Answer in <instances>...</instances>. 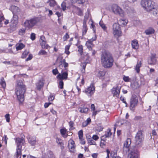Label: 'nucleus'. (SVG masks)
I'll return each mask as SVG.
<instances>
[{
  "mask_svg": "<svg viewBox=\"0 0 158 158\" xmlns=\"http://www.w3.org/2000/svg\"><path fill=\"white\" fill-rule=\"evenodd\" d=\"M100 60L102 65L105 68H111L114 60L111 54L109 52L104 51L101 55Z\"/></svg>",
  "mask_w": 158,
  "mask_h": 158,
  "instance_id": "nucleus-1",
  "label": "nucleus"
},
{
  "mask_svg": "<svg viewBox=\"0 0 158 158\" xmlns=\"http://www.w3.org/2000/svg\"><path fill=\"white\" fill-rule=\"evenodd\" d=\"M26 88L25 85L23 84L22 80L17 81V84L15 89V93L18 100L20 102L24 100V94L25 92Z\"/></svg>",
  "mask_w": 158,
  "mask_h": 158,
  "instance_id": "nucleus-2",
  "label": "nucleus"
},
{
  "mask_svg": "<svg viewBox=\"0 0 158 158\" xmlns=\"http://www.w3.org/2000/svg\"><path fill=\"white\" fill-rule=\"evenodd\" d=\"M141 4L144 9L148 12L152 11L154 6V2L151 0H142Z\"/></svg>",
  "mask_w": 158,
  "mask_h": 158,
  "instance_id": "nucleus-3",
  "label": "nucleus"
},
{
  "mask_svg": "<svg viewBox=\"0 0 158 158\" xmlns=\"http://www.w3.org/2000/svg\"><path fill=\"white\" fill-rule=\"evenodd\" d=\"M15 142L17 144V156L18 157L19 156H21L22 146L25 142V140L23 138H18L15 139Z\"/></svg>",
  "mask_w": 158,
  "mask_h": 158,
  "instance_id": "nucleus-4",
  "label": "nucleus"
},
{
  "mask_svg": "<svg viewBox=\"0 0 158 158\" xmlns=\"http://www.w3.org/2000/svg\"><path fill=\"white\" fill-rule=\"evenodd\" d=\"M39 21V19L37 18H31L30 19L27 20L25 22L24 26L28 28H31L36 25Z\"/></svg>",
  "mask_w": 158,
  "mask_h": 158,
  "instance_id": "nucleus-5",
  "label": "nucleus"
},
{
  "mask_svg": "<svg viewBox=\"0 0 158 158\" xmlns=\"http://www.w3.org/2000/svg\"><path fill=\"white\" fill-rule=\"evenodd\" d=\"M112 11L116 15H118L121 17L124 16L123 10L116 4H113L111 7Z\"/></svg>",
  "mask_w": 158,
  "mask_h": 158,
  "instance_id": "nucleus-6",
  "label": "nucleus"
},
{
  "mask_svg": "<svg viewBox=\"0 0 158 158\" xmlns=\"http://www.w3.org/2000/svg\"><path fill=\"white\" fill-rule=\"evenodd\" d=\"M143 139L142 131H139L137 133L135 138V143L136 145H141Z\"/></svg>",
  "mask_w": 158,
  "mask_h": 158,
  "instance_id": "nucleus-7",
  "label": "nucleus"
},
{
  "mask_svg": "<svg viewBox=\"0 0 158 158\" xmlns=\"http://www.w3.org/2000/svg\"><path fill=\"white\" fill-rule=\"evenodd\" d=\"M113 33L116 37H118L121 35L122 32L120 27L119 25L115 23L113 25Z\"/></svg>",
  "mask_w": 158,
  "mask_h": 158,
  "instance_id": "nucleus-8",
  "label": "nucleus"
},
{
  "mask_svg": "<svg viewBox=\"0 0 158 158\" xmlns=\"http://www.w3.org/2000/svg\"><path fill=\"white\" fill-rule=\"evenodd\" d=\"M138 102V98L135 95H133L130 99V107L131 109L137 106Z\"/></svg>",
  "mask_w": 158,
  "mask_h": 158,
  "instance_id": "nucleus-9",
  "label": "nucleus"
},
{
  "mask_svg": "<svg viewBox=\"0 0 158 158\" xmlns=\"http://www.w3.org/2000/svg\"><path fill=\"white\" fill-rule=\"evenodd\" d=\"M121 89V86H117L116 87H114L111 90L112 94L114 97H118Z\"/></svg>",
  "mask_w": 158,
  "mask_h": 158,
  "instance_id": "nucleus-10",
  "label": "nucleus"
},
{
  "mask_svg": "<svg viewBox=\"0 0 158 158\" xmlns=\"http://www.w3.org/2000/svg\"><path fill=\"white\" fill-rule=\"evenodd\" d=\"M88 19V16H85L83 20V26L82 30V35H84L86 33L88 28L86 25V23Z\"/></svg>",
  "mask_w": 158,
  "mask_h": 158,
  "instance_id": "nucleus-11",
  "label": "nucleus"
},
{
  "mask_svg": "<svg viewBox=\"0 0 158 158\" xmlns=\"http://www.w3.org/2000/svg\"><path fill=\"white\" fill-rule=\"evenodd\" d=\"M131 143V139L130 138L127 139L124 144L123 151L127 152L129 151V147Z\"/></svg>",
  "mask_w": 158,
  "mask_h": 158,
  "instance_id": "nucleus-12",
  "label": "nucleus"
},
{
  "mask_svg": "<svg viewBox=\"0 0 158 158\" xmlns=\"http://www.w3.org/2000/svg\"><path fill=\"white\" fill-rule=\"evenodd\" d=\"M96 37L92 38V39L89 40L86 43L85 45L89 51L92 50V47L94 46L92 42L96 40Z\"/></svg>",
  "mask_w": 158,
  "mask_h": 158,
  "instance_id": "nucleus-13",
  "label": "nucleus"
},
{
  "mask_svg": "<svg viewBox=\"0 0 158 158\" xmlns=\"http://www.w3.org/2000/svg\"><path fill=\"white\" fill-rule=\"evenodd\" d=\"M27 139L29 143L32 146L35 145L37 142L36 137L35 136L29 135L27 138Z\"/></svg>",
  "mask_w": 158,
  "mask_h": 158,
  "instance_id": "nucleus-14",
  "label": "nucleus"
},
{
  "mask_svg": "<svg viewBox=\"0 0 158 158\" xmlns=\"http://www.w3.org/2000/svg\"><path fill=\"white\" fill-rule=\"evenodd\" d=\"M156 54H152L149 59L148 60V64L151 65L155 64L156 61Z\"/></svg>",
  "mask_w": 158,
  "mask_h": 158,
  "instance_id": "nucleus-15",
  "label": "nucleus"
},
{
  "mask_svg": "<svg viewBox=\"0 0 158 158\" xmlns=\"http://www.w3.org/2000/svg\"><path fill=\"white\" fill-rule=\"evenodd\" d=\"M68 147L71 152H74L75 149V143L72 139H70L69 142Z\"/></svg>",
  "mask_w": 158,
  "mask_h": 158,
  "instance_id": "nucleus-16",
  "label": "nucleus"
},
{
  "mask_svg": "<svg viewBox=\"0 0 158 158\" xmlns=\"http://www.w3.org/2000/svg\"><path fill=\"white\" fill-rule=\"evenodd\" d=\"M139 152L137 151H132L128 156V158H138Z\"/></svg>",
  "mask_w": 158,
  "mask_h": 158,
  "instance_id": "nucleus-17",
  "label": "nucleus"
},
{
  "mask_svg": "<svg viewBox=\"0 0 158 158\" xmlns=\"http://www.w3.org/2000/svg\"><path fill=\"white\" fill-rule=\"evenodd\" d=\"M111 131L110 129H108L105 132V134L101 137V140L104 141L105 140L106 138L110 137L112 135V133L111 132Z\"/></svg>",
  "mask_w": 158,
  "mask_h": 158,
  "instance_id": "nucleus-18",
  "label": "nucleus"
},
{
  "mask_svg": "<svg viewBox=\"0 0 158 158\" xmlns=\"http://www.w3.org/2000/svg\"><path fill=\"white\" fill-rule=\"evenodd\" d=\"M95 88L93 84H91L90 86L85 90L86 93L93 94L94 92Z\"/></svg>",
  "mask_w": 158,
  "mask_h": 158,
  "instance_id": "nucleus-19",
  "label": "nucleus"
},
{
  "mask_svg": "<svg viewBox=\"0 0 158 158\" xmlns=\"http://www.w3.org/2000/svg\"><path fill=\"white\" fill-rule=\"evenodd\" d=\"M68 73L67 72H64L61 74L59 73L57 76V78L60 80L66 79L68 77Z\"/></svg>",
  "mask_w": 158,
  "mask_h": 158,
  "instance_id": "nucleus-20",
  "label": "nucleus"
},
{
  "mask_svg": "<svg viewBox=\"0 0 158 158\" xmlns=\"http://www.w3.org/2000/svg\"><path fill=\"white\" fill-rule=\"evenodd\" d=\"M85 58L86 60L85 62H84L83 63L82 62L81 64V66L82 67L83 69L84 70L85 69L86 64L89 62L88 60L89 58V57L88 54H87L85 57Z\"/></svg>",
  "mask_w": 158,
  "mask_h": 158,
  "instance_id": "nucleus-21",
  "label": "nucleus"
},
{
  "mask_svg": "<svg viewBox=\"0 0 158 158\" xmlns=\"http://www.w3.org/2000/svg\"><path fill=\"white\" fill-rule=\"evenodd\" d=\"M73 11L76 14L80 16H82L83 15L82 10L80 8L76 6L74 7Z\"/></svg>",
  "mask_w": 158,
  "mask_h": 158,
  "instance_id": "nucleus-22",
  "label": "nucleus"
},
{
  "mask_svg": "<svg viewBox=\"0 0 158 158\" xmlns=\"http://www.w3.org/2000/svg\"><path fill=\"white\" fill-rule=\"evenodd\" d=\"M155 31L153 28L149 27L145 30L144 33L147 35H150L154 34Z\"/></svg>",
  "mask_w": 158,
  "mask_h": 158,
  "instance_id": "nucleus-23",
  "label": "nucleus"
},
{
  "mask_svg": "<svg viewBox=\"0 0 158 158\" xmlns=\"http://www.w3.org/2000/svg\"><path fill=\"white\" fill-rule=\"evenodd\" d=\"M44 83L41 80H39L36 84V88L39 90H40L43 87Z\"/></svg>",
  "mask_w": 158,
  "mask_h": 158,
  "instance_id": "nucleus-24",
  "label": "nucleus"
},
{
  "mask_svg": "<svg viewBox=\"0 0 158 158\" xmlns=\"http://www.w3.org/2000/svg\"><path fill=\"white\" fill-rule=\"evenodd\" d=\"M131 45L133 49H136L139 48V44L137 40H134L131 41Z\"/></svg>",
  "mask_w": 158,
  "mask_h": 158,
  "instance_id": "nucleus-25",
  "label": "nucleus"
},
{
  "mask_svg": "<svg viewBox=\"0 0 158 158\" xmlns=\"http://www.w3.org/2000/svg\"><path fill=\"white\" fill-rule=\"evenodd\" d=\"M67 130L65 128L61 129L60 130L61 134L64 138H66L68 136V134L67 133Z\"/></svg>",
  "mask_w": 158,
  "mask_h": 158,
  "instance_id": "nucleus-26",
  "label": "nucleus"
},
{
  "mask_svg": "<svg viewBox=\"0 0 158 158\" xmlns=\"http://www.w3.org/2000/svg\"><path fill=\"white\" fill-rule=\"evenodd\" d=\"M142 63L141 61H138L137 64L135 67V70L136 71V72L139 73L140 72V68L141 66Z\"/></svg>",
  "mask_w": 158,
  "mask_h": 158,
  "instance_id": "nucleus-27",
  "label": "nucleus"
},
{
  "mask_svg": "<svg viewBox=\"0 0 158 158\" xmlns=\"http://www.w3.org/2000/svg\"><path fill=\"white\" fill-rule=\"evenodd\" d=\"M16 49L17 51L21 50L25 47V45L22 43H18L16 45Z\"/></svg>",
  "mask_w": 158,
  "mask_h": 158,
  "instance_id": "nucleus-28",
  "label": "nucleus"
},
{
  "mask_svg": "<svg viewBox=\"0 0 158 158\" xmlns=\"http://www.w3.org/2000/svg\"><path fill=\"white\" fill-rule=\"evenodd\" d=\"M78 110L81 113L86 114L87 113L89 109L87 107H79L78 109Z\"/></svg>",
  "mask_w": 158,
  "mask_h": 158,
  "instance_id": "nucleus-29",
  "label": "nucleus"
},
{
  "mask_svg": "<svg viewBox=\"0 0 158 158\" xmlns=\"http://www.w3.org/2000/svg\"><path fill=\"white\" fill-rule=\"evenodd\" d=\"M63 64L65 68H66L68 66V64L66 62L65 60L64 59H63L62 61H60L59 67H60L61 66H62Z\"/></svg>",
  "mask_w": 158,
  "mask_h": 158,
  "instance_id": "nucleus-30",
  "label": "nucleus"
},
{
  "mask_svg": "<svg viewBox=\"0 0 158 158\" xmlns=\"http://www.w3.org/2000/svg\"><path fill=\"white\" fill-rule=\"evenodd\" d=\"M40 44L42 48L47 49L49 47L48 45L46 44V41H41Z\"/></svg>",
  "mask_w": 158,
  "mask_h": 158,
  "instance_id": "nucleus-31",
  "label": "nucleus"
},
{
  "mask_svg": "<svg viewBox=\"0 0 158 158\" xmlns=\"http://www.w3.org/2000/svg\"><path fill=\"white\" fill-rule=\"evenodd\" d=\"M86 0H71V2L73 3H77L78 4H83L85 2Z\"/></svg>",
  "mask_w": 158,
  "mask_h": 158,
  "instance_id": "nucleus-32",
  "label": "nucleus"
},
{
  "mask_svg": "<svg viewBox=\"0 0 158 158\" xmlns=\"http://www.w3.org/2000/svg\"><path fill=\"white\" fill-rule=\"evenodd\" d=\"M13 20H14V23L15 24H16L18 23V15L15 14V12L14 11L13 12Z\"/></svg>",
  "mask_w": 158,
  "mask_h": 158,
  "instance_id": "nucleus-33",
  "label": "nucleus"
},
{
  "mask_svg": "<svg viewBox=\"0 0 158 158\" xmlns=\"http://www.w3.org/2000/svg\"><path fill=\"white\" fill-rule=\"evenodd\" d=\"M0 84L3 88H5L6 86V82L3 77H2L1 79Z\"/></svg>",
  "mask_w": 158,
  "mask_h": 158,
  "instance_id": "nucleus-34",
  "label": "nucleus"
},
{
  "mask_svg": "<svg viewBox=\"0 0 158 158\" xmlns=\"http://www.w3.org/2000/svg\"><path fill=\"white\" fill-rule=\"evenodd\" d=\"M119 23L121 24V25L123 26L126 25L128 23V21L127 20H124L123 19H120L119 20Z\"/></svg>",
  "mask_w": 158,
  "mask_h": 158,
  "instance_id": "nucleus-35",
  "label": "nucleus"
},
{
  "mask_svg": "<svg viewBox=\"0 0 158 158\" xmlns=\"http://www.w3.org/2000/svg\"><path fill=\"white\" fill-rule=\"evenodd\" d=\"M152 14L153 15L156 16H158V8H155L154 6V8L152 9Z\"/></svg>",
  "mask_w": 158,
  "mask_h": 158,
  "instance_id": "nucleus-36",
  "label": "nucleus"
},
{
  "mask_svg": "<svg viewBox=\"0 0 158 158\" xmlns=\"http://www.w3.org/2000/svg\"><path fill=\"white\" fill-rule=\"evenodd\" d=\"M48 53L46 52L45 50L43 49L41 50L38 53L39 55H47Z\"/></svg>",
  "mask_w": 158,
  "mask_h": 158,
  "instance_id": "nucleus-37",
  "label": "nucleus"
},
{
  "mask_svg": "<svg viewBox=\"0 0 158 158\" xmlns=\"http://www.w3.org/2000/svg\"><path fill=\"white\" fill-rule=\"evenodd\" d=\"M29 53V51H28L27 50H25L23 52V53L22 56H21V58H25L28 55V54Z\"/></svg>",
  "mask_w": 158,
  "mask_h": 158,
  "instance_id": "nucleus-38",
  "label": "nucleus"
},
{
  "mask_svg": "<svg viewBox=\"0 0 158 158\" xmlns=\"http://www.w3.org/2000/svg\"><path fill=\"white\" fill-rule=\"evenodd\" d=\"M87 138L88 142L90 145H94L95 144V142L92 139L88 138L87 137Z\"/></svg>",
  "mask_w": 158,
  "mask_h": 158,
  "instance_id": "nucleus-39",
  "label": "nucleus"
},
{
  "mask_svg": "<svg viewBox=\"0 0 158 158\" xmlns=\"http://www.w3.org/2000/svg\"><path fill=\"white\" fill-rule=\"evenodd\" d=\"M99 25L105 31L107 29V27L102 22L100 21L99 22Z\"/></svg>",
  "mask_w": 158,
  "mask_h": 158,
  "instance_id": "nucleus-40",
  "label": "nucleus"
},
{
  "mask_svg": "<svg viewBox=\"0 0 158 158\" xmlns=\"http://www.w3.org/2000/svg\"><path fill=\"white\" fill-rule=\"evenodd\" d=\"M78 51L80 52L81 55H82L83 51V47L82 45L78 46Z\"/></svg>",
  "mask_w": 158,
  "mask_h": 158,
  "instance_id": "nucleus-41",
  "label": "nucleus"
},
{
  "mask_svg": "<svg viewBox=\"0 0 158 158\" xmlns=\"http://www.w3.org/2000/svg\"><path fill=\"white\" fill-rule=\"evenodd\" d=\"M56 4V3L54 0H50L49 1V5L53 7Z\"/></svg>",
  "mask_w": 158,
  "mask_h": 158,
  "instance_id": "nucleus-42",
  "label": "nucleus"
},
{
  "mask_svg": "<svg viewBox=\"0 0 158 158\" xmlns=\"http://www.w3.org/2000/svg\"><path fill=\"white\" fill-rule=\"evenodd\" d=\"M61 6L62 10L63 11L65 10L66 8V2H63L61 4Z\"/></svg>",
  "mask_w": 158,
  "mask_h": 158,
  "instance_id": "nucleus-43",
  "label": "nucleus"
},
{
  "mask_svg": "<svg viewBox=\"0 0 158 158\" xmlns=\"http://www.w3.org/2000/svg\"><path fill=\"white\" fill-rule=\"evenodd\" d=\"M105 75V73L103 71H100L98 74V76L100 78L102 77Z\"/></svg>",
  "mask_w": 158,
  "mask_h": 158,
  "instance_id": "nucleus-44",
  "label": "nucleus"
},
{
  "mask_svg": "<svg viewBox=\"0 0 158 158\" xmlns=\"http://www.w3.org/2000/svg\"><path fill=\"white\" fill-rule=\"evenodd\" d=\"M64 83L62 80H60L59 84V87L61 89H62L63 88Z\"/></svg>",
  "mask_w": 158,
  "mask_h": 158,
  "instance_id": "nucleus-45",
  "label": "nucleus"
},
{
  "mask_svg": "<svg viewBox=\"0 0 158 158\" xmlns=\"http://www.w3.org/2000/svg\"><path fill=\"white\" fill-rule=\"evenodd\" d=\"M79 139H81V137H83V132L82 130H80L78 132Z\"/></svg>",
  "mask_w": 158,
  "mask_h": 158,
  "instance_id": "nucleus-46",
  "label": "nucleus"
},
{
  "mask_svg": "<svg viewBox=\"0 0 158 158\" xmlns=\"http://www.w3.org/2000/svg\"><path fill=\"white\" fill-rule=\"evenodd\" d=\"M25 30L24 29H21L19 31V34L20 35H23L25 32Z\"/></svg>",
  "mask_w": 158,
  "mask_h": 158,
  "instance_id": "nucleus-47",
  "label": "nucleus"
},
{
  "mask_svg": "<svg viewBox=\"0 0 158 158\" xmlns=\"http://www.w3.org/2000/svg\"><path fill=\"white\" fill-rule=\"evenodd\" d=\"M69 35L68 33H66V34L63 36V39L64 41H66L67 39L69 38Z\"/></svg>",
  "mask_w": 158,
  "mask_h": 158,
  "instance_id": "nucleus-48",
  "label": "nucleus"
},
{
  "mask_svg": "<svg viewBox=\"0 0 158 158\" xmlns=\"http://www.w3.org/2000/svg\"><path fill=\"white\" fill-rule=\"evenodd\" d=\"M48 156L49 158H55V156L53 153L52 152H49V155Z\"/></svg>",
  "mask_w": 158,
  "mask_h": 158,
  "instance_id": "nucleus-49",
  "label": "nucleus"
},
{
  "mask_svg": "<svg viewBox=\"0 0 158 158\" xmlns=\"http://www.w3.org/2000/svg\"><path fill=\"white\" fill-rule=\"evenodd\" d=\"M56 143L60 146H61L62 144H63L61 140L59 138H57L56 139Z\"/></svg>",
  "mask_w": 158,
  "mask_h": 158,
  "instance_id": "nucleus-50",
  "label": "nucleus"
},
{
  "mask_svg": "<svg viewBox=\"0 0 158 158\" xmlns=\"http://www.w3.org/2000/svg\"><path fill=\"white\" fill-rule=\"evenodd\" d=\"M31 39L32 40H34L35 39V33H32L31 35Z\"/></svg>",
  "mask_w": 158,
  "mask_h": 158,
  "instance_id": "nucleus-51",
  "label": "nucleus"
},
{
  "mask_svg": "<svg viewBox=\"0 0 158 158\" xmlns=\"http://www.w3.org/2000/svg\"><path fill=\"white\" fill-rule=\"evenodd\" d=\"M120 99L124 103L126 104V106L127 107V104L126 102V101L125 100V98L123 97H121L120 98Z\"/></svg>",
  "mask_w": 158,
  "mask_h": 158,
  "instance_id": "nucleus-52",
  "label": "nucleus"
},
{
  "mask_svg": "<svg viewBox=\"0 0 158 158\" xmlns=\"http://www.w3.org/2000/svg\"><path fill=\"white\" fill-rule=\"evenodd\" d=\"M5 117L6 119V121L9 122L10 121V115L9 114H7L5 115Z\"/></svg>",
  "mask_w": 158,
  "mask_h": 158,
  "instance_id": "nucleus-53",
  "label": "nucleus"
},
{
  "mask_svg": "<svg viewBox=\"0 0 158 158\" xmlns=\"http://www.w3.org/2000/svg\"><path fill=\"white\" fill-rule=\"evenodd\" d=\"M80 141V143L82 144H84L85 143V140L83 138V137H81V139H79Z\"/></svg>",
  "mask_w": 158,
  "mask_h": 158,
  "instance_id": "nucleus-54",
  "label": "nucleus"
},
{
  "mask_svg": "<svg viewBox=\"0 0 158 158\" xmlns=\"http://www.w3.org/2000/svg\"><path fill=\"white\" fill-rule=\"evenodd\" d=\"M110 156L112 158H116L117 155L114 152H111L110 153Z\"/></svg>",
  "mask_w": 158,
  "mask_h": 158,
  "instance_id": "nucleus-55",
  "label": "nucleus"
},
{
  "mask_svg": "<svg viewBox=\"0 0 158 158\" xmlns=\"http://www.w3.org/2000/svg\"><path fill=\"white\" fill-rule=\"evenodd\" d=\"M55 98V97L52 95H50L48 98V99L49 101H52Z\"/></svg>",
  "mask_w": 158,
  "mask_h": 158,
  "instance_id": "nucleus-56",
  "label": "nucleus"
},
{
  "mask_svg": "<svg viewBox=\"0 0 158 158\" xmlns=\"http://www.w3.org/2000/svg\"><path fill=\"white\" fill-rule=\"evenodd\" d=\"M52 73L53 74H54L55 75H56V74H58V70L57 69H53L52 70Z\"/></svg>",
  "mask_w": 158,
  "mask_h": 158,
  "instance_id": "nucleus-57",
  "label": "nucleus"
},
{
  "mask_svg": "<svg viewBox=\"0 0 158 158\" xmlns=\"http://www.w3.org/2000/svg\"><path fill=\"white\" fill-rule=\"evenodd\" d=\"M32 57H33L32 55V54H30L29 55L28 57H27L26 59V61H28L29 60H31V59H32Z\"/></svg>",
  "mask_w": 158,
  "mask_h": 158,
  "instance_id": "nucleus-58",
  "label": "nucleus"
},
{
  "mask_svg": "<svg viewBox=\"0 0 158 158\" xmlns=\"http://www.w3.org/2000/svg\"><path fill=\"white\" fill-rule=\"evenodd\" d=\"M123 79L124 81L128 82L129 81L130 78L128 77L124 76L123 77Z\"/></svg>",
  "mask_w": 158,
  "mask_h": 158,
  "instance_id": "nucleus-59",
  "label": "nucleus"
},
{
  "mask_svg": "<svg viewBox=\"0 0 158 158\" xmlns=\"http://www.w3.org/2000/svg\"><path fill=\"white\" fill-rule=\"evenodd\" d=\"M45 38L44 35H42L40 36V42L41 41H45Z\"/></svg>",
  "mask_w": 158,
  "mask_h": 158,
  "instance_id": "nucleus-60",
  "label": "nucleus"
},
{
  "mask_svg": "<svg viewBox=\"0 0 158 158\" xmlns=\"http://www.w3.org/2000/svg\"><path fill=\"white\" fill-rule=\"evenodd\" d=\"M92 138L95 140H97L99 139V137L96 135H94L93 137Z\"/></svg>",
  "mask_w": 158,
  "mask_h": 158,
  "instance_id": "nucleus-61",
  "label": "nucleus"
},
{
  "mask_svg": "<svg viewBox=\"0 0 158 158\" xmlns=\"http://www.w3.org/2000/svg\"><path fill=\"white\" fill-rule=\"evenodd\" d=\"M88 125V124L85 121L83 122L82 123V126L83 127H86Z\"/></svg>",
  "mask_w": 158,
  "mask_h": 158,
  "instance_id": "nucleus-62",
  "label": "nucleus"
},
{
  "mask_svg": "<svg viewBox=\"0 0 158 158\" xmlns=\"http://www.w3.org/2000/svg\"><path fill=\"white\" fill-rule=\"evenodd\" d=\"M69 125L71 128L73 127L74 123L73 121H70L69 123Z\"/></svg>",
  "mask_w": 158,
  "mask_h": 158,
  "instance_id": "nucleus-63",
  "label": "nucleus"
},
{
  "mask_svg": "<svg viewBox=\"0 0 158 158\" xmlns=\"http://www.w3.org/2000/svg\"><path fill=\"white\" fill-rule=\"evenodd\" d=\"M91 109L92 110H95V107L94 104H92L91 105Z\"/></svg>",
  "mask_w": 158,
  "mask_h": 158,
  "instance_id": "nucleus-64",
  "label": "nucleus"
}]
</instances>
